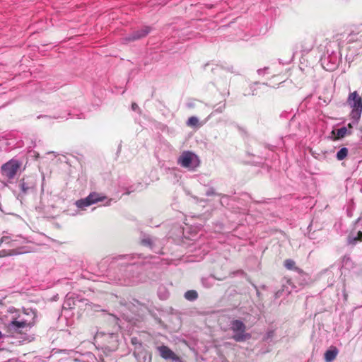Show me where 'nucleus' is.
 <instances>
[{
  "instance_id": "a878e982",
  "label": "nucleus",
  "mask_w": 362,
  "mask_h": 362,
  "mask_svg": "<svg viewBox=\"0 0 362 362\" xmlns=\"http://www.w3.org/2000/svg\"><path fill=\"white\" fill-rule=\"evenodd\" d=\"M8 239H9V237H8V236H3V237L1 238V243L6 242Z\"/></svg>"
},
{
  "instance_id": "2f4dec72",
  "label": "nucleus",
  "mask_w": 362,
  "mask_h": 362,
  "mask_svg": "<svg viewBox=\"0 0 362 362\" xmlns=\"http://www.w3.org/2000/svg\"><path fill=\"white\" fill-rule=\"evenodd\" d=\"M206 194H207V195H210L211 194V192H209Z\"/></svg>"
},
{
  "instance_id": "f3484780",
  "label": "nucleus",
  "mask_w": 362,
  "mask_h": 362,
  "mask_svg": "<svg viewBox=\"0 0 362 362\" xmlns=\"http://www.w3.org/2000/svg\"><path fill=\"white\" fill-rule=\"evenodd\" d=\"M348 154V149L345 147L341 148L337 153V158L339 160L344 159Z\"/></svg>"
},
{
  "instance_id": "4468645a",
  "label": "nucleus",
  "mask_w": 362,
  "mask_h": 362,
  "mask_svg": "<svg viewBox=\"0 0 362 362\" xmlns=\"http://www.w3.org/2000/svg\"><path fill=\"white\" fill-rule=\"evenodd\" d=\"M284 266L287 269L296 270L298 272H301V270L298 267H296V262L291 259H288L284 261Z\"/></svg>"
},
{
  "instance_id": "bb28decb",
  "label": "nucleus",
  "mask_w": 362,
  "mask_h": 362,
  "mask_svg": "<svg viewBox=\"0 0 362 362\" xmlns=\"http://www.w3.org/2000/svg\"><path fill=\"white\" fill-rule=\"evenodd\" d=\"M143 243H144V244H150L151 241H150V239H144V240H143Z\"/></svg>"
},
{
  "instance_id": "9d476101",
  "label": "nucleus",
  "mask_w": 362,
  "mask_h": 362,
  "mask_svg": "<svg viewBox=\"0 0 362 362\" xmlns=\"http://www.w3.org/2000/svg\"><path fill=\"white\" fill-rule=\"evenodd\" d=\"M351 132H352L349 130L346 127H343L332 131V134L336 136L337 139H342L346 135L351 134Z\"/></svg>"
},
{
  "instance_id": "5701e85b",
  "label": "nucleus",
  "mask_w": 362,
  "mask_h": 362,
  "mask_svg": "<svg viewBox=\"0 0 362 362\" xmlns=\"http://www.w3.org/2000/svg\"><path fill=\"white\" fill-rule=\"evenodd\" d=\"M132 110H134V111H136V110H139V106H138V105H137L136 103H133L132 104Z\"/></svg>"
},
{
  "instance_id": "f8f14e48",
  "label": "nucleus",
  "mask_w": 362,
  "mask_h": 362,
  "mask_svg": "<svg viewBox=\"0 0 362 362\" xmlns=\"http://www.w3.org/2000/svg\"><path fill=\"white\" fill-rule=\"evenodd\" d=\"M347 40L349 42L360 41L362 45V33L353 31L349 35Z\"/></svg>"
},
{
  "instance_id": "0eeeda50",
  "label": "nucleus",
  "mask_w": 362,
  "mask_h": 362,
  "mask_svg": "<svg viewBox=\"0 0 362 362\" xmlns=\"http://www.w3.org/2000/svg\"><path fill=\"white\" fill-rule=\"evenodd\" d=\"M159 355L165 360H172L174 362H179V358L168 346L162 345L156 348Z\"/></svg>"
},
{
  "instance_id": "473e14b6",
  "label": "nucleus",
  "mask_w": 362,
  "mask_h": 362,
  "mask_svg": "<svg viewBox=\"0 0 362 362\" xmlns=\"http://www.w3.org/2000/svg\"><path fill=\"white\" fill-rule=\"evenodd\" d=\"M189 107H192V104H189L188 105Z\"/></svg>"
},
{
  "instance_id": "1a4fd4ad",
  "label": "nucleus",
  "mask_w": 362,
  "mask_h": 362,
  "mask_svg": "<svg viewBox=\"0 0 362 362\" xmlns=\"http://www.w3.org/2000/svg\"><path fill=\"white\" fill-rule=\"evenodd\" d=\"M338 349L335 346H331L325 353V359L327 362H331L335 359L337 355L338 354Z\"/></svg>"
},
{
  "instance_id": "6e6552de",
  "label": "nucleus",
  "mask_w": 362,
  "mask_h": 362,
  "mask_svg": "<svg viewBox=\"0 0 362 362\" xmlns=\"http://www.w3.org/2000/svg\"><path fill=\"white\" fill-rule=\"evenodd\" d=\"M151 28L145 26L134 31L132 34L124 38L126 42L135 41L146 37L150 33Z\"/></svg>"
},
{
  "instance_id": "c85d7f7f",
  "label": "nucleus",
  "mask_w": 362,
  "mask_h": 362,
  "mask_svg": "<svg viewBox=\"0 0 362 362\" xmlns=\"http://www.w3.org/2000/svg\"><path fill=\"white\" fill-rule=\"evenodd\" d=\"M111 200H109L108 202L105 205H110Z\"/></svg>"
},
{
  "instance_id": "b1692460",
  "label": "nucleus",
  "mask_w": 362,
  "mask_h": 362,
  "mask_svg": "<svg viewBox=\"0 0 362 362\" xmlns=\"http://www.w3.org/2000/svg\"><path fill=\"white\" fill-rule=\"evenodd\" d=\"M267 69V68H264V69H258L257 70V73L261 75V74H263L265 71Z\"/></svg>"
},
{
  "instance_id": "c756f323",
  "label": "nucleus",
  "mask_w": 362,
  "mask_h": 362,
  "mask_svg": "<svg viewBox=\"0 0 362 362\" xmlns=\"http://www.w3.org/2000/svg\"><path fill=\"white\" fill-rule=\"evenodd\" d=\"M3 337V334L1 333V332L0 331V339Z\"/></svg>"
},
{
  "instance_id": "f03ea898",
  "label": "nucleus",
  "mask_w": 362,
  "mask_h": 362,
  "mask_svg": "<svg viewBox=\"0 0 362 362\" xmlns=\"http://www.w3.org/2000/svg\"><path fill=\"white\" fill-rule=\"evenodd\" d=\"M230 329L233 332V339L235 341H245L251 338V334L246 332V325L239 320H233L230 322Z\"/></svg>"
},
{
  "instance_id": "412c9836",
  "label": "nucleus",
  "mask_w": 362,
  "mask_h": 362,
  "mask_svg": "<svg viewBox=\"0 0 362 362\" xmlns=\"http://www.w3.org/2000/svg\"><path fill=\"white\" fill-rule=\"evenodd\" d=\"M131 341H132V344L138 346L139 348H140L141 346V344L140 343V341L138 340V339L136 337H132Z\"/></svg>"
},
{
  "instance_id": "4be33fe9",
  "label": "nucleus",
  "mask_w": 362,
  "mask_h": 362,
  "mask_svg": "<svg viewBox=\"0 0 362 362\" xmlns=\"http://www.w3.org/2000/svg\"><path fill=\"white\" fill-rule=\"evenodd\" d=\"M357 123H358V121L356 122V120H354V122L353 123H349L346 127L348 128L349 130L351 131V129H353L354 124H356Z\"/></svg>"
},
{
  "instance_id": "2eb2a0df",
  "label": "nucleus",
  "mask_w": 362,
  "mask_h": 362,
  "mask_svg": "<svg viewBox=\"0 0 362 362\" xmlns=\"http://www.w3.org/2000/svg\"><path fill=\"white\" fill-rule=\"evenodd\" d=\"M185 298L189 301H193L198 298V293L194 290H189L185 292Z\"/></svg>"
},
{
  "instance_id": "39448f33",
  "label": "nucleus",
  "mask_w": 362,
  "mask_h": 362,
  "mask_svg": "<svg viewBox=\"0 0 362 362\" xmlns=\"http://www.w3.org/2000/svg\"><path fill=\"white\" fill-rule=\"evenodd\" d=\"M21 163L17 160L11 159L1 166V174L8 180H12L16 176Z\"/></svg>"
},
{
  "instance_id": "423d86ee",
  "label": "nucleus",
  "mask_w": 362,
  "mask_h": 362,
  "mask_svg": "<svg viewBox=\"0 0 362 362\" xmlns=\"http://www.w3.org/2000/svg\"><path fill=\"white\" fill-rule=\"evenodd\" d=\"M105 199V197L101 196L100 194L96 192H92L87 197L76 201V206L79 209H85L87 206L98 202H101Z\"/></svg>"
},
{
  "instance_id": "393cba45",
  "label": "nucleus",
  "mask_w": 362,
  "mask_h": 362,
  "mask_svg": "<svg viewBox=\"0 0 362 362\" xmlns=\"http://www.w3.org/2000/svg\"><path fill=\"white\" fill-rule=\"evenodd\" d=\"M224 108H225V105H223V106H221V107H220L217 108V109L215 110V112H223V110H224Z\"/></svg>"
},
{
  "instance_id": "20e7f679",
  "label": "nucleus",
  "mask_w": 362,
  "mask_h": 362,
  "mask_svg": "<svg viewBox=\"0 0 362 362\" xmlns=\"http://www.w3.org/2000/svg\"><path fill=\"white\" fill-rule=\"evenodd\" d=\"M347 103L352 108L351 116L357 122L362 112V98L356 91L351 93L348 97Z\"/></svg>"
},
{
  "instance_id": "7c9ffc66",
  "label": "nucleus",
  "mask_w": 362,
  "mask_h": 362,
  "mask_svg": "<svg viewBox=\"0 0 362 362\" xmlns=\"http://www.w3.org/2000/svg\"><path fill=\"white\" fill-rule=\"evenodd\" d=\"M74 362H79V361L78 359H74Z\"/></svg>"
},
{
  "instance_id": "ddd939ff",
  "label": "nucleus",
  "mask_w": 362,
  "mask_h": 362,
  "mask_svg": "<svg viewBox=\"0 0 362 362\" xmlns=\"http://www.w3.org/2000/svg\"><path fill=\"white\" fill-rule=\"evenodd\" d=\"M214 279H218L219 281H221V280L224 279V278L216 279L214 276H211L210 277L202 279V284L206 288H210L214 285Z\"/></svg>"
},
{
  "instance_id": "7ed1b4c3",
  "label": "nucleus",
  "mask_w": 362,
  "mask_h": 362,
  "mask_svg": "<svg viewBox=\"0 0 362 362\" xmlns=\"http://www.w3.org/2000/svg\"><path fill=\"white\" fill-rule=\"evenodd\" d=\"M177 163L183 168L194 170L199 165L200 160L195 153L185 151L178 158Z\"/></svg>"
},
{
  "instance_id": "a211bd4d",
  "label": "nucleus",
  "mask_w": 362,
  "mask_h": 362,
  "mask_svg": "<svg viewBox=\"0 0 362 362\" xmlns=\"http://www.w3.org/2000/svg\"><path fill=\"white\" fill-rule=\"evenodd\" d=\"M199 123V119L197 117H190L187 122V124L189 127H196L197 126Z\"/></svg>"
},
{
  "instance_id": "f257e3e1",
  "label": "nucleus",
  "mask_w": 362,
  "mask_h": 362,
  "mask_svg": "<svg viewBox=\"0 0 362 362\" xmlns=\"http://www.w3.org/2000/svg\"><path fill=\"white\" fill-rule=\"evenodd\" d=\"M0 319L6 320V325L11 334H21L27 328H30L34 322L25 318V314H21L13 307L6 308L0 300Z\"/></svg>"
},
{
  "instance_id": "aec40b11",
  "label": "nucleus",
  "mask_w": 362,
  "mask_h": 362,
  "mask_svg": "<svg viewBox=\"0 0 362 362\" xmlns=\"http://www.w3.org/2000/svg\"><path fill=\"white\" fill-rule=\"evenodd\" d=\"M21 189L23 192L26 193L29 187L26 185L24 182H21L20 184Z\"/></svg>"
},
{
  "instance_id": "9b49d317",
  "label": "nucleus",
  "mask_w": 362,
  "mask_h": 362,
  "mask_svg": "<svg viewBox=\"0 0 362 362\" xmlns=\"http://www.w3.org/2000/svg\"><path fill=\"white\" fill-rule=\"evenodd\" d=\"M25 252H26V251L23 250V248H18V249L10 250L8 252H6L5 250H2L0 253H1V257H5V256H7V255L12 256V255H21V254H23Z\"/></svg>"
},
{
  "instance_id": "cd10ccee",
  "label": "nucleus",
  "mask_w": 362,
  "mask_h": 362,
  "mask_svg": "<svg viewBox=\"0 0 362 362\" xmlns=\"http://www.w3.org/2000/svg\"><path fill=\"white\" fill-rule=\"evenodd\" d=\"M274 334V332H269L267 333V338L272 337Z\"/></svg>"
},
{
  "instance_id": "dca6fc26",
  "label": "nucleus",
  "mask_w": 362,
  "mask_h": 362,
  "mask_svg": "<svg viewBox=\"0 0 362 362\" xmlns=\"http://www.w3.org/2000/svg\"><path fill=\"white\" fill-rule=\"evenodd\" d=\"M158 294L160 299L165 300L168 297L169 293L164 286H161L158 288Z\"/></svg>"
},
{
  "instance_id": "6ab92c4d",
  "label": "nucleus",
  "mask_w": 362,
  "mask_h": 362,
  "mask_svg": "<svg viewBox=\"0 0 362 362\" xmlns=\"http://www.w3.org/2000/svg\"><path fill=\"white\" fill-rule=\"evenodd\" d=\"M361 239H362V232L359 231L358 233L357 237H355L353 238L349 237V243H351V244H356L357 243V241L361 240Z\"/></svg>"
}]
</instances>
